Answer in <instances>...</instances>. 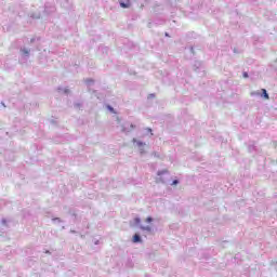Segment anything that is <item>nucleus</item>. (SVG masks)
I'll return each mask as SVG.
<instances>
[{"label":"nucleus","instance_id":"8","mask_svg":"<svg viewBox=\"0 0 277 277\" xmlns=\"http://www.w3.org/2000/svg\"><path fill=\"white\" fill-rule=\"evenodd\" d=\"M243 78L248 79V72H243Z\"/></svg>","mask_w":277,"mask_h":277},{"label":"nucleus","instance_id":"1","mask_svg":"<svg viewBox=\"0 0 277 277\" xmlns=\"http://www.w3.org/2000/svg\"><path fill=\"white\" fill-rule=\"evenodd\" d=\"M132 241H133V243H140V241H142V238L137 234H135L133 236Z\"/></svg>","mask_w":277,"mask_h":277},{"label":"nucleus","instance_id":"10","mask_svg":"<svg viewBox=\"0 0 277 277\" xmlns=\"http://www.w3.org/2000/svg\"><path fill=\"white\" fill-rule=\"evenodd\" d=\"M176 183H179V181H174L173 184L176 185Z\"/></svg>","mask_w":277,"mask_h":277},{"label":"nucleus","instance_id":"2","mask_svg":"<svg viewBox=\"0 0 277 277\" xmlns=\"http://www.w3.org/2000/svg\"><path fill=\"white\" fill-rule=\"evenodd\" d=\"M262 94H263L264 98H265L266 101H268L269 94H267V90L262 89Z\"/></svg>","mask_w":277,"mask_h":277},{"label":"nucleus","instance_id":"6","mask_svg":"<svg viewBox=\"0 0 277 277\" xmlns=\"http://www.w3.org/2000/svg\"><path fill=\"white\" fill-rule=\"evenodd\" d=\"M146 131H148V133H151V135H153V129L147 128Z\"/></svg>","mask_w":277,"mask_h":277},{"label":"nucleus","instance_id":"5","mask_svg":"<svg viewBox=\"0 0 277 277\" xmlns=\"http://www.w3.org/2000/svg\"><path fill=\"white\" fill-rule=\"evenodd\" d=\"M146 222H147V224H150V222H153V217L148 216V217L146 219Z\"/></svg>","mask_w":277,"mask_h":277},{"label":"nucleus","instance_id":"11","mask_svg":"<svg viewBox=\"0 0 277 277\" xmlns=\"http://www.w3.org/2000/svg\"><path fill=\"white\" fill-rule=\"evenodd\" d=\"M110 111H114V108L109 107Z\"/></svg>","mask_w":277,"mask_h":277},{"label":"nucleus","instance_id":"4","mask_svg":"<svg viewBox=\"0 0 277 277\" xmlns=\"http://www.w3.org/2000/svg\"><path fill=\"white\" fill-rule=\"evenodd\" d=\"M121 8H131V3L120 2Z\"/></svg>","mask_w":277,"mask_h":277},{"label":"nucleus","instance_id":"7","mask_svg":"<svg viewBox=\"0 0 277 277\" xmlns=\"http://www.w3.org/2000/svg\"><path fill=\"white\" fill-rule=\"evenodd\" d=\"M134 222H135V224H140L141 220L136 217V219L134 220Z\"/></svg>","mask_w":277,"mask_h":277},{"label":"nucleus","instance_id":"3","mask_svg":"<svg viewBox=\"0 0 277 277\" xmlns=\"http://www.w3.org/2000/svg\"><path fill=\"white\" fill-rule=\"evenodd\" d=\"M141 230H147V233H150L153 230V227H150V226H141Z\"/></svg>","mask_w":277,"mask_h":277},{"label":"nucleus","instance_id":"9","mask_svg":"<svg viewBox=\"0 0 277 277\" xmlns=\"http://www.w3.org/2000/svg\"><path fill=\"white\" fill-rule=\"evenodd\" d=\"M138 146H144V143L140 142V143H138Z\"/></svg>","mask_w":277,"mask_h":277}]
</instances>
